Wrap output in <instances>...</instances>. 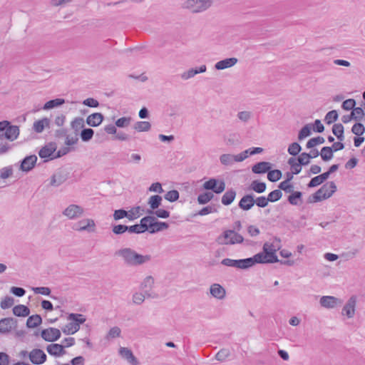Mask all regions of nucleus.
Listing matches in <instances>:
<instances>
[{
  "label": "nucleus",
  "mask_w": 365,
  "mask_h": 365,
  "mask_svg": "<svg viewBox=\"0 0 365 365\" xmlns=\"http://www.w3.org/2000/svg\"><path fill=\"white\" fill-rule=\"evenodd\" d=\"M351 132L357 136H361L365 132V127L361 123H356L351 128Z\"/></svg>",
  "instance_id": "obj_59"
},
{
  "label": "nucleus",
  "mask_w": 365,
  "mask_h": 365,
  "mask_svg": "<svg viewBox=\"0 0 365 365\" xmlns=\"http://www.w3.org/2000/svg\"><path fill=\"white\" fill-rule=\"evenodd\" d=\"M47 352L54 356H61L66 354L64 346L59 344H51L46 347Z\"/></svg>",
  "instance_id": "obj_20"
},
{
  "label": "nucleus",
  "mask_w": 365,
  "mask_h": 365,
  "mask_svg": "<svg viewBox=\"0 0 365 365\" xmlns=\"http://www.w3.org/2000/svg\"><path fill=\"white\" fill-rule=\"evenodd\" d=\"M226 145H237L240 143V136L237 133H231L225 139Z\"/></svg>",
  "instance_id": "obj_45"
},
{
  "label": "nucleus",
  "mask_w": 365,
  "mask_h": 365,
  "mask_svg": "<svg viewBox=\"0 0 365 365\" xmlns=\"http://www.w3.org/2000/svg\"><path fill=\"white\" fill-rule=\"evenodd\" d=\"M337 190L334 181H329L324 184L317 192L310 195L307 200L308 203L321 202L331 197Z\"/></svg>",
  "instance_id": "obj_2"
},
{
  "label": "nucleus",
  "mask_w": 365,
  "mask_h": 365,
  "mask_svg": "<svg viewBox=\"0 0 365 365\" xmlns=\"http://www.w3.org/2000/svg\"><path fill=\"white\" fill-rule=\"evenodd\" d=\"M356 106V101L353 98H349L342 103L341 108L345 110H353Z\"/></svg>",
  "instance_id": "obj_64"
},
{
  "label": "nucleus",
  "mask_w": 365,
  "mask_h": 365,
  "mask_svg": "<svg viewBox=\"0 0 365 365\" xmlns=\"http://www.w3.org/2000/svg\"><path fill=\"white\" fill-rule=\"evenodd\" d=\"M212 2V0H187L183 7L190 10L192 13H200L210 8Z\"/></svg>",
  "instance_id": "obj_5"
},
{
  "label": "nucleus",
  "mask_w": 365,
  "mask_h": 365,
  "mask_svg": "<svg viewBox=\"0 0 365 365\" xmlns=\"http://www.w3.org/2000/svg\"><path fill=\"white\" fill-rule=\"evenodd\" d=\"M250 188L257 193H262L266 190L267 185L264 182L253 180L250 184Z\"/></svg>",
  "instance_id": "obj_36"
},
{
  "label": "nucleus",
  "mask_w": 365,
  "mask_h": 365,
  "mask_svg": "<svg viewBox=\"0 0 365 365\" xmlns=\"http://www.w3.org/2000/svg\"><path fill=\"white\" fill-rule=\"evenodd\" d=\"M95 227L96 224L93 220L83 219L76 222L73 225V229L78 232L87 231L93 232L95 231Z\"/></svg>",
  "instance_id": "obj_7"
},
{
  "label": "nucleus",
  "mask_w": 365,
  "mask_h": 365,
  "mask_svg": "<svg viewBox=\"0 0 365 365\" xmlns=\"http://www.w3.org/2000/svg\"><path fill=\"white\" fill-rule=\"evenodd\" d=\"M148 214H154L158 217L166 219L170 217V212L163 209H158L155 211H153L152 210H148L146 211Z\"/></svg>",
  "instance_id": "obj_50"
},
{
  "label": "nucleus",
  "mask_w": 365,
  "mask_h": 365,
  "mask_svg": "<svg viewBox=\"0 0 365 365\" xmlns=\"http://www.w3.org/2000/svg\"><path fill=\"white\" fill-rule=\"evenodd\" d=\"M203 189L211 190L216 194H220L225 190V182L223 180L210 178L202 185Z\"/></svg>",
  "instance_id": "obj_6"
},
{
  "label": "nucleus",
  "mask_w": 365,
  "mask_h": 365,
  "mask_svg": "<svg viewBox=\"0 0 365 365\" xmlns=\"http://www.w3.org/2000/svg\"><path fill=\"white\" fill-rule=\"evenodd\" d=\"M329 178V174L326 172L320 174L316 177H314L307 184L308 187H314L325 182Z\"/></svg>",
  "instance_id": "obj_31"
},
{
  "label": "nucleus",
  "mask_w": 365,
  "mask_h": 365,
  "mask_svg": "<svg viewBox=\"0 0 365 365\" xmlns=\"http://www.w3.org/2000/svg\"><path fill=\"white\" fill-rule=\"evenodd\" d=\"M262 250L267 255L271 263L279 262V259L276 255L277 250L272 244L265 242L263 245Z\"/></svg>",
  "instance_id": "obj_19"
},
{
  "label": "nucleus",
  "mask_w": 365,
  "mask_h": 365,
  "mask_svg": "<svg viewBox=\"0 0 365 365\" xmlns=\"http://www.w3.org/2000/svg\"><path fill=\"white\" fill-rule=\"evenodd\" d=\"M56 150L55 143H51L43 146L38 152L41 158H47L51 157Z\"/></svg>",
  "instance_id": "obj_28"
},
{
  "label": "nucleus",
  "mask_w": 365,
  "mask_h": 365,
  "mask_svg": "<svg viewBox=\"0 0 365 365\" xmlns=\"http://www.w3.org/2000/svg\"><path fill=\"white\" fill-rule=\"evenodd\" d=\"M237 192L233 189L230 188L223 194L221 198V202L225 206L231 205L235 199Z\"/></svg>",
  "instance_id": "obj_27"
},
{
  "label": "nucleus",
  "mask_w": 365,
  "mask_h": 365,
  "mask_svg": "<svg viewBox=\"0 0 365 365\" xmlns=\"http://www.w3.org/2000/svg\"><path fill=\"white\" fill-rule=\"evenodd\" d=\"M282 197V192L280 190L277 189L272 192H270L267 195V199H269V202H274L278 201Z\"/></svg>",
  "instance_id": "obj_52"
},
{
  "label": "nucleus",
  "mask_w": 365,
  "mask_h": 365,
  "mask_svg": "<svg viewBox=\"0 0 365 365\" xmlns=\"http://www.w3.org/2000/svg\"><path fill=\"white\" fill-rule=\"evenodd\" d=\"M61 331L57 328L49 327L41 331V336L46 341L53 342L61 337Z\"/></svg>",
  "instance_id": "obj_9"
},
{
  "label": "nucleus",
  "mask_w": 365,
  "mask_h": 365,
  "mask_svg": "<svg viewBox=\"0 0 365 365\" xmlns=\"http://www.w3.org/2000/svg\"><path fill=\"white\" fill-rule=\"evenodd\" d=\"M131 121L130 117H122L118 118L115 122V126L118 128H125L128 127Z\"/></svg>",
  "instance_id": "obj_61"
},
{
  "label": "nucleus",
  "mask_w": 365,
  "mask_h": 365,
  "mask_svg": "<svg viewBox=\"0 0 365 365\" xmlns=\"http://www.w3.org/2000/svg\"><path fill=\"white\" fill-rule=\"evenodd\" d=\"M49 125V119L44 118L41 120H36L34 123V130L36 133H41L46 126Z\"/></svg>",
  "instance_id": "obj_40"
},
{
  "label": "nucleus",
  "mask_w": 365,
  "mask_h": 365,
  "mask_svg": "<svg viewBox=\"0 0 365 365\" xmlns=\"http://www.w3.org/2000/svg\"><path fill=\"white\" fill-rule=\"evenodd\" d=\"M312 134V125L311 124H307L299 130L298 134V140H302L307 137L309 136Z\"/></svg>",
  "instance_id": "obj_44"
},
{
  "label": "nucleus",
  "mask_w": 365,
  "mask_h": 365,
  "mask_svg": "<svg viewBox=\"0 0 365 365\" xmlns=\"http://www.w3.org/2000/svg\"><path fill=\"white\" fill-rule=\"evenodd\" d=\"M254 205V195L252 193L245 195L238 203V207L245 211L251 210Z\"/></svg>",
  "instance_id": "obj_16"
},
{
  "label": "nucleus",
  "mask_w": 365,
  "mask_h": 365,
  "mask_svg": "<svg viewBox=\"0 0 365 365\" xmlns=\"http://www.w3.org/2000/svg\"><path fill=\"white\" fill-rule=\"evenodd\" d=\"M67 180V175L62 171H58L53 174L51 178L50 185L54 187H58Z\"/></svg>",
  "instance_id": "obj_25"
},
{
  "label": "nucleus",
  "mask_w": 365,
  "mask_h": 365,
  "mask_svg": "<svg viewBox=\"0 0 365 365\" xmlns=\"http://www.w3.org/2000/svg\"><path fill=\"white\" fill-rule=\"evenodd\" d=\"M149 227V233L154 234L168 229L169 227V225L165 222H160L155 220V221L150 222V225Z\"/></svg>",
  "instance_id": "obj_29"
},
{
  "label": "nucleus",
  "mask_w": 365,
  "mask_h": 365,
  "mask_svg": "<svg viewBox=\"0 0 365 365\" xmlns=\"http://www.w3.org/2000/svg\"><path fill=\"white\" fill-rule=\"evenodd\" d=\"M120 333H121V330L118 327H113L109 330V331L106 336V338L107 339H114L116 337H119L120 336Z\"/></svg>",
  "instance_id": "obj_63"
},
{
  "label": "nucleus",
  "mask_w": 365,
  "mask_h": 365,
  "mask_svg": "<svg viewBox=\"0 0 365 365\" xmlns=\"http://www.w3.org/2000/svg\"><path fill=\"white\" fill-rule=\"evenodd\" d=\"M67 318L68 320L72 321L62 328V331L67 335L73 334L77 332L80 329V325L86 320L85 316L81 314L71 313Z\"/></svg>",
  "instance_id": "obj_4"
},
{
  "label": "nucleus",
  "mask_w": 365,
  "mask_h": 365,
  "mask_svg": "<svg viewBox=\"0 0 365 365\" xmlns=\"http://www.w3.org/2000/svg\"><path fill=\"white\" fill-rule=\"evenodd\" d=\"M356 304V297L351 296L342 309V314H345L348 318H352L355 313V307Z\"/></svg>",
  "instance_id": "obj_15"
},
{
  "label": "nucleus",
  "mask_w": 365,
  "mask_h": 365,
  "mask_svg": "<svg viewBox=\"0 0 365 365\" xmlns=\"http://www.w3.org/2000/svg\"><path fill=\"white\" fill-rule=\"evenodd\" d=\"M279 190L284 191L286 193H291L294 191V185L288 182V180H284L281 182L278 185Z\"/></svg>",
  "instance_id": "obj_54"
},
{
  "label": "nucleus",
  "mask_w": 365,
  "mask_h": 365,
  "mask_svg": "<svg viewBox=\"0 0 365 365\" xmlns=\"http://www.w3.org/2000/svg\"><path fill=\"white\" fill-rule=\"evenodd\" d=\"M207 67L205 65H202L199 68H192L187 71H185L181 74V78L184 80H187L194 77L195 75L205 72Z\"/></svg>",
  "instance_id": "obj_26"
},
{
  "label": "nucleus",
  "mask_w": 365,
  "mask_h": 365,
  "mask_svg": "<svg viewBox=\"0 0 365 365\" xmlns=\"http://www.w3.org/2000/svg\"><path fill=\"white\" fill-rule=\"evenodd\" d=\"M282 172L279 170H270L267 174V178L270 182H277L282 178Z\"/></svg>",
  "instance_id": "obj_51"
},
{
  "label": "nucleus",
  "mask_w": 365,
  "mask_h": 365,
  "mask_svg": "<svg viewBox=\"0 0 365 365\" xmlns=\"http://www.w3.org/2000/svg\"><path fill=\"white\" fill-rule=\"evenodd\" d=\"M84 210L82 207L78 205L71 204L68 206L63 212V215L73 220L80 217L83 215Z\"/></svg>",
  "instance_id": "obj_8"
},
{
  "label": "nucleus",
  "mask_w": 365,
  "mask_h": 365,
  "mask_svg": "<svg viewBox=\"0 0 365 365\" xmlns=\"http://www.w3.org/2000/svg\"><path fill=\"white\" fill-rule=\"evenodd\" d=\"M154 284V279L152 276L146 277L140 284V289L143 291L151 289Z\"/></svg>",
  "instance_id": "obj_55"
},
{
  "label": "nucleus",
  "mask_w": 365,
  "mask_h": 365,
  "mask_svg": "<svg viewBox=\"0 0 365 365\" xmlns=\"http://www.w3.org/2000/svg\"><path fill=\"white\" fill-rule=\"evenodd\" d=\"M179 192L176 190L168 191L164 196L165 200L171 202L177 201L179 199Z\"/></svg>",
  "instance_id": "obj_57"
},
{
  "label": "nucleus",
  "mask_w": 365,
  "mask_h": 365,
  "mask_svg": "<svg viewBox=\"0 0 365 365\" xmlns=\"http://www.w3.org/2000/svg\"><path fill=\"white\" fill-rule=\"evenodd\" d=\"M19 135V126L11 125V123H10L9 125H8V127L6 128V132L4 134L0 135V139L3 138L4 137L7 140L13 141L18 138Z\"/></svg>",
  "instance_id": "obj_17"
},
{
  "label": "nucleus",
  "mask_w": 365,
  "mask_h": 365,
  "mask_svg": "<svg viewBox=\"0 0 365 365\" xmlns=\"http://www.w3.org/2000/svg\"><path fill=\"white\" fill-rule=\"evenodd\" d=\"M214 197V194L211 192H205L200 194L197 197V202L200 205H205L209 202Z\"/></svg>",
  "instance_id": "obj_43"
},
{
  "label": "nucleus",
  "mask_w": 365,
  "mask_h": 365,
  "mask_svg": "<svg viewBox=\"0 0 365 365\" xmlns=\"http://www.w3.org/2000/svg\"><path fill=\"white\" fill-rule=\"evenodd\" d=\"M65 103L63 98H55L47 101L43 106V110H49L63 105Z\"/></svg>",
  "instance_id": "obj_41"
},
{
  "label": "nucleus",
  "mask_w": 365,
  "mask_h": 365,
  "mask_svg": "<svg viewBox=\"0 0 365 365\" xmlns=\"http://www.w3.org/2000/svg\"><path fill=\"white\" fill-rule=\"evenodd\" d=\"M71 128L77 133L79 130L84 128V120L83 118H75L71 123Z\"/></svg>",
  "instance_id": "obj_49"
},
{
  "label": "nucleus",
  "mask_w": 365,
  "mask_h": 365,
  "mask_svg": "<svg viewBox=\"0 0 365 365\" xmlns=\"http://www.w3.org/2000/svg\"><path fill=\"white\" fill-rule=\"evenodd\" d=\"M230 355V351L227 349H220L215 355V359L217 361H223Z\"/></svg>",
  "instance_id": "obj_62"
},
{
  "label": "nucleus",
  "mask_w": 365,
  "mask_h": 365,
  "mask_svg": "<svg viewBox=\"0 0 365 365\" xmlns=\"http://www.w3.org/2000/svg\"><path fill=\"white\" fill-rule=\"evenodd\" d=\"M248 262H249L247 260V258L241 259H232L230 258H225L222 260L221 264L227 267H232L242 269H246L249 268L247 264Z\"/></svg>",
  "instance_id": "obj_12"
},
{
  "label": "nucleus",
  "mask_w": 365,
  "mask_h": 365,
  "mask_svg": "<svg viewBox=\"0 0 365 365\" xmlns=\"http://www.w3.org/2000/svg\"><path fill=\"white\" fill-rule=\"evenodd\" d=\"M210 294L215 298L222 299L225 297L226 291L223 287L219 284H213L210 288Z\"/></svg>",
  "instance_id": "obj_24"
},
{
  "label": "nucleus",
  "mask_w": 365,
  "mask_h": 365,
  "mask_svg": "<svg viewBox=\"0 0 365 365\" xmlns=\"http://www.w3.org/2000/svg\"><path fill=\"white\" fill-rule=\"evenodd\" d=\"M16 327L17 320L13 317L4 318L0 320V333H9Z\"/></svg>",
  "instance_id": "obj_11"
},
{
  "label": "nucleus",
  "mask_w": 365,
  "mask_h": 365,
  "mask_svg": "<svg viewBox=\"0 0 365 365\" xmlns=\"http://www.w3.org/2000/svg\"><path fill=\"white\" fill-rule=\"evenodd\" d=\"M104 119V116L101 113H94L89 115L86 118V123L91 127L100 125Z\"/></svg>",
  "instance_id": "obj_22"
},
{
  "label": "nucleus",
  "mask_w": 365,
  "mask_h": 365,
  "mask_svg": "<svg viewBox=\"0 0 365 365\" xmlns=\"http://www.w3.org/2000/svg\"><path fill=\"white\" fill-rule=\"evenodd\" d=\"M115 255L120 257L124 263L128 266H140L151 260L150 255H140L129 247L120 249L115 252Z\"/></svg>",
  "instance_id": "obj_1"
},
{
  "label": "nucleus",
  "mask_w": 365,
  "mask_h": 365,
  "mask_svg": "<svg viewBox=\"0 0 365 365\" xmlns=\"http://www.w3.org/2000/svg\"><path fill=\"white\" fill-rule=\"evenodd\" d=\"M155 217L153 216L148 215L143 217L140 221V226L141 227V230L143 232H145L146 231L149 232L150 230V222L155 221Z\"/></svg>",
  "instance_id": "obj_39"
},
{
  "label": "nucleus",
  "mask_w": 365,
  "mask_h": 365,
  "mask_svg": "<svg viewBox=\"0 0 365 365\" xmlns=\"http://www.w3.org/2000/svg\"><path fill=\"white\" fill-rule=\"evenodd\" d=\"M301 150H302V147L297 142L291 143L289 145L288 149H287L289 154L292 156H296L297 155H298L300 153Z\"/></svg>",
  "instance_id": "obj_53"
},
{
  "label": "nucleus",
  "mask_w": 365,
  "mask_h": 365,
  "mask_svg": "<svg viewBox=\"0 0 365 365\" xmlns=\"http://www.w3.org/2000/svg\"><path fill=\"white\" fill-rule=\"evenodd\" d=\"M42 323V318L39 314H34L29 317L26 321V326L29 328H35Z\"/></svg>",
  "instance_id": "obj_35"
},
{
  "label": "nucleus",
  "mask_w": 365,
  "mask_h": 365,
  "mask_svg": "<svg viewBox=\"0 0 365 365\" xmlns=\"http://www.w3.org/2000/svg\"><path fill=\"white\" fill-rule=\"evenodd\" d=\"M320 155L322 160L327 162L334 157V151L330 146H324L320 151Z\"/></svg>",
  "instance_id": "obj_37"
},
{
  "label": "nucleus",
  "mask_w": 365,
  "mask_h": 365,
  "mask_svg": "<svg viewBox=\"0 0 365 365\" xmlns=\"http://www.w3.org/2000/svg\"><path fill=\"white\" fill-rule=\"evenodd\" d=\"M339 117L338 113L336 110L329 111L324 118V121L327 124L330 125L337 120Z\"/></svg>",
  "instance_id": "obj_47"
},
{
  "label": "nucleus",
  "mask_w": 365,
  "mask_h": 365,
  "mask_svg": "<svg viewBox=\"0 0 365 365\" xmlns=\"http://www.w3.org/2000/svg\"><path fill=\"white\" fill-rule=\"evenodd\" d=\"M29 360L36 365L43 364L47 359L46 354L40 349H34L29 354Z\"/></svg>",
  "instance_id": "obj_10"
},
{
  "label": "nucleus",
  "mask_w": 365,
  "mask_h": 365,
  "mask_svg": "<svg viewBox=\"0 0 365 365\" xmlns=\"http://www.w3.org/2000/svg\"><path fill=\"white\" fill-rule=\"evenodd\" d=\"M338 299L332 296H323L320 299V304L322 307L331 309L336 306Z\"/></svg>",
  "instance_id": "obj_30"
},
{
  "label": "nucleus",
  "mask_w": 365,
  "mask_h": 365,
  "mask_svg": "<svg viewBox=\"0 0 365 365\" xmlns=\"http://www.w3.org/2000/svg\"><path fill=\"white\" fill-rule=\"evenodd\" d=\"M272 163L269 162L262 161L257 163L252 167V171L255 174H264L269 173L272 169Z\"/></svg>",
  "instance_id": "obj_18"
},
{
  "label": "nucleus",
  "mask_w": 365,
  "mask_h": 365,
  "mask_svg": "<svg viewBox=\"0 0 365 365\" xmlns=\"http://www.w3.org/2000/svg\"><path fill=\"white\" fill-rule=\"evenodd\" d=\"M302 192L300 191H293L288 196L287 201L292 205H299L302 202Z\"/></svg>",
  "instance_id": "obj_33"
},
{
  "label": "nucleus",
  "mask_w": 365,
  "mask_h": 365,
  "mask_svg": "<svg viewBox=\"0 0 365 365\" xmlns=\"http://www.w3.org/2000/svg\"><path fill=\"white\" fill-rule=\"evenodd\" d=\"M120 355L126 359L132 365H138V361L136 357L133 355L132 351L126 347H120L119 349Z\"/></svg>",
  "instance_id": "obj_21"
},
{
  "label": "nucleus",
  "mask_w": 365,
  "mask_h": 365,
  "mask_svg": "<svg viewBox=\"0 0 365 365\" xmlns=\"http://www.w3.org/2000/svg\"><path fill=\"white\" fill-rule=\"evenodd\" d=\"M14 303V299L13 297L10 296H6L4 299H3L0 303V307L2 309H6L13 306Z\"/></svg>",
  "instance_id": "obj_60"
},
{
  "label": "nucleus",
  "mask_w": 365,
  "mask_h": 365,
  "mask_svg": "<svg viewBox=\"0 0 365 365\" xmlns=\"http://www.w3.org/2000/svg\"><path fill=\"white\" fill-rule=\"evenodd\" d=\"M13 313L16 317H27L30 314V309L28 307L23 305V304H19L16 305L13 308Z\"/></svg>",
  "instance_id": "obj_34"
},
{
  "label": "nucleus",
  "mask_w": 365,
  "mask_h": 365,
  "mask_svg": "<svg viewBox=\"0 0 365 365\" xmlns=\"http://www.w3.org/2000/svg\"><path fill=\"white\" fill-rule=\"evenodd\" d=\"M255 205L260 208H264L269 204V199L265 196H259L256 198L254 197Z\"/></svg>",
  "instance_id": "obj_58"
},
{
  "label": "nucleus",
  "mask_w": 365,
  "mask_h": 365,
  "mask_svg": "<svg viewBox=\"0 0 365 365\" xmlns=\"http://www.w3.org/2000/svg\"><path fill=\"white\" fill-rule=\"evenodd\" d=\"M216 242L221 245H233L242 243L244 237L234 230H226L217 237Z\"/></svg>",
  "instance_id": "obj_3"
},
{
  "label": "nucleus",
  "mask_w": 365,
  "mask_h": 365,
  "mask_svg": "<svg viewBox=\"0 0 365 365\" xmlns=\"http://www.w3.org/2000/svg\"><path fill=\"white\" fill-rule=\"evenodd\" d=\"M37 161V157L35 155H31L25 157L21 162L20 170L24 172L31 170Z\"/></svg>",
  "instance_id": "obj_14"
},
{
  "label": "nucleus",
  "mask_w": 365,
  "mask_h": 365,
  "mask_svg": "<svg viewBox=\"0 0 365 365\" xmlns=\"http://www.w3.org/2000/svg\"><path fill=\"white\" fill-rule=\"evenodd\" d=\"M94 130L92 128H83L80 133L81 140L83 142H88L92 139Z\"/></svg>",
  "instance_id": "obj_46"
},
{
  "label": "nucleus",
  "mask_w": 365,
  "mask_h": 365,
  "mask_svg": "<svg viewBox=\"0 0 365 365\" xmlns=\"http://www.w3.org/2000/svg\"><path fill=\"white\" fill-rule=\"evenodd\" d=\"M220 161L224 165H230L235 162V158L233 155L222 154L220 157Z\"/></svg>",
  "instance_id": "obj_56"
},
{
  "label": "nucleus",
  "mask_w": 365,
  "mask_h": 365,
  "mask_svg": "<svg viewBox=\"0 0 365 365\" xmlns=\"http://www.w3.org/2000/svg\"><path fill=\"white\" fill-rule=\"evenodd\" d=\"M237 61L238 60L237 58H227L217 62L215 65V68L217 70L226 69L235 66L237 63Z\"/></svg>",
  "instance_id": "obj_23"
},
{
  "label": "nucleus",
  "mask_w": 365,
  "mask_h": 365,
  "mask_svg": "<svg viewBox=\"0 0 365 365\" xmlns=\"http://www.w3.org/2000/svg\"><path fill=\"white\" fill-rule=\"evenodd\" d=\"M162 202V197L158 195H152L148 200V205H150V210L154 211L158 209Z\"/></svg>",
  "instance_id": "obj_38"
},
{
  "label": "nucleus",
  "mask_w": 365,
  "mask_h": 365,
  "mask_svg": "<svg viewBox=\"0 0 365 365\" xmlns=\"http://www.w3.org/2000/svg\"><path fill=\"white\" fill-rule=\"evenodd\" d=\"M247 260L249 262L247 263L249 268L252 267L257 263H259V264L271 263L269 262V258L268 257L267 255L264 252V251L255 255L252 257L247 258Z\"/></svg>",
  "instance_id": "obj_13"
},
{
  "label": "nucleus",
  "mask_w": 365,
  "mask_h": 365,
  "mask_svg": "<svg viewBox=\"0 0 365 365\" xmlns=\"http://www.w3.org/2000/svg\"><path fill=\"white\" fill-rule=\"evenodd\" d=\"M113 219L115 220H120L123 218H128L130 221H133L135 220V217L131 215L129 213V211H126L124 209L115 210L113 215Z\"/></svg>",
  "instance_id": "obj_32"
},
{
  "label": "nucleus",
  "mask_w": 365,
  "mask_h": 365,
  "mask_svg": "<svg viewBox=\"0 0 365 365\" xmlns=\"http://www.w3.org/2000/svg\"><path fill=\"white\" fill-rule=\"evenodd\" d=\"M133 128L138 132H146L150 130L151 124L148 121H138Z\"/></svg>",
  "instance_id": "obj_42"
},
{
  "label": "nucleus",
  "mask_w": 365,
  "mask_h": 365,
  "mask_svg": "<svg viewBox=\"0 0 365 365\" xmlns=\"http://www.w3.org/2000/svg\"><path fill=\"white\" fill-rule=\"evenodd\" d=\"M325 142V140L322 136H317L315 138H312L308 140L307 143L306 147L307 148H313L317 145L322 144Z\"/></svg>",
  "instance_id": "obj_48"
}]
</instances>
